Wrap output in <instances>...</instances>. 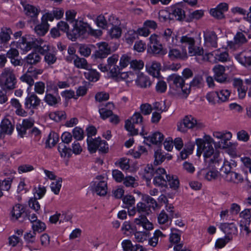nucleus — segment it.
Returning a JSON list of instances; mask_svg holds the SVG:
<instances>
[{
  "label": "nucleus",
  "mask_w": 251,
  "mask_h": 251,
  "mask_svg": "<svg viewBox=\"0 0 251 251\" xmlns=\"http://www.w3.org/2000/svg\"><path fill=\"white\" fill-rule=\"evenodd\" d=\"M214 139L209 135L204 134L202 138H197V155H203L204 162L209 167L218 169L223 163V159L218 151L212 146Z\"/></svg>",
  "instance_id": "nucleus-1"
},
{
  "label": "nucleus",
  "mask_w": 251,
  "mask_h": 251,
  "mask_svg": "<svg viewBox=\"0 0 251 251\" xmlns=\"http://www.w3.org/2000/svg\"><path fill=\"white\" fill-rule=\"evenodd\" d=\"M19 46L24 51H28L32 48L35 49L43 55H46L51 50L50 47L42 39L34 38L30 35L22 37L19 40Z\"/></svg>",
  "instance_id": "nucleus-2"
},
{
  "label": "nucleus",
  "mask_w": 251,
  "mask_h": 251,
  "mask_svg": "<svg viewBox=\"0 0 251 251\" xmlns=\"http://www.w3.org/2000/svg\"><path fill=\"white\" fill-rule=\"evenodd\" d=\"M73 27V29L69 32V26L66 22L60 21L57 24L58 29L64 32H66L68 38L72 41H75L77 38L84 35L86 32L91 31L89 25L82 21H75Z\"/></svg>",
  "instance_id": "nucleus-3"
},
{
  "label": "nucleus",
  "mask_w": 251,
  "mask_h": 251,
  "mask_svg": "<svg viewBox=\"0 0 251 251\" xmlns=\"http://www.w3.org/2000/svg\"><path fill=\"white\" fill-rule=\"evenodd\" d=\"M176 126L178 131L185 134L189 130H201L205 127V126L203 122L197 120L192 115H187L177 122Z\"/></svg>",
  "instance_id": "nucleus-4"
},
{
  "label": "nucleus",
  "mask_w": 251,
  "mask_h": 251,
  "mask_svg": "<svg viewBox=\"0 0 251 251\" xmlns=\"http://www.w3.org/2000/svg\"><path fill=\"white\" fill-rule=\"evenodd\" d=\"M43 100L48 105L54 107H57L60 103L61 98L55 82L49 81L47 83L46 93Z\"/></svg>",
  "instance_id": "nucleus-5"
},
{
  "label": "nucleus",
  "mask_w": 251,
  "mask_h": 251,
  "mask_svg": "<svg viewBox=\"0 0 251 251\" xmlns=\"http://www.w3.org/2000/svg\"><path fill=\"white\" fill-rule=\"evenodd\" d=\"M220 169V176L226 182L238 184L244 181L241 175L235 172L231 171V166L228 162H224Z\"/></svg>",
  "instance_id": "nucleus-6"
},
{
  "label": "nucleus",
  "mask_w": 251,
  "mask_h": 251,
  "mask_svg": "<svg viewBox=\"0 0 251 251\" xmlns=\"http://www.w3.org/2000/svg\"><path fill=\"white\" fill-rule=\"evenodd\" d=\"M172 178V176L166 174L164 168H158L155 170V176L153 183L157 186L167 187L169 185L172 188L173 187V182L171 181Z\"/></svg>",
  "instance_id": "nucleus-7"
},
{
  "label": "nucleus",
  "mask_w": 251,
  "mask_h": 251,
  "mask_svg": "<svg viewBox=\"0 0 251 251\" xmlns=\"http://www.w3.org/2000/svg\"><path fill=\"white\" fill-rule=\"evenodd\" d=\"M143 117L139 112H135L130 119L126 122L125 128L131 135L138 134V129L134 127V124H141L143 122Z\"/></svg>",
  "instance_id": "nucleus-8"
},
{
  "label": "nucleus",
  "mask_w": 251,
  "mask_h": 251,
  "mask_svg": "<svg viewBox=\"0 0 251 251\" xmlns=\"http://www.w3.org/2000/svg\"><path fill=\"white\" fill-rule=\"evenodd\" d=\"M41 100L35 93H31L28 95L25 99V107L26 109L30 110L32 114L34 110L37 109L40 106Z\"/></svg>",
  "instance_id": "nucleus-9"
},
{
  "label": "nucleus",
  "mask_w": 251,
  "mask_h": 251,
  "mask_svg": "<svg viewBox=\"0 0 251 251\" xmlns=\"http://www.w3.org/2000/svg\"><path fill=\"white\" fill-rule=\"evenodd\" d=\"M188 52L192 56H196V59L199 63L209 60V52L203 54V50L200 47H195V45L188 48Z\"/></svg>",
  "instance_id": "nucleus-10"
},
{
  "label": "nucleus",
  "mask_w": 251,
  "mask_h": 251,
  "mask_svg": "<svg viewBox=\"0 0 251 251\" xmlns=\"http://www.w3.org/2000/svg\"><path fill=\"white\" fill-rule=\"evenodd\" d=\"M204 45L208 50L217 47V36L213 31H206L204 32Z\"/></svg>",
  "instance_id": "nucleus-11"
},
{
  "label": "nucleus",
  "mask_w": 251,
  "mask_h": 251,
  "mask_svg": "<svg viewBox=\"0 0 251 251\" xmlns=\"http://www.w3.org/2000/svg\"><path fill=\"white\" fill-rule=\"evenodd\" d=\"M133 223L136 228L146 230V231L152 230L153 228V224L149 221L145 215H140L134 220Z\"/></svg>",
  "instance_id": "nucleus-12"
},
{
  "label": "nucleus",
  "mask_w": 251,
  "mask_h": 251,
  "mask_svg": "<svg viewBox=\"0 0 251 251\" xmlns=\"http://www.w3.org/2000/svg\"><path fill=\"white\" fill-rule=\"evenodd\" d=\"M119 60V56L114 54L107 59V66L109 70L111 77H116L119 73L120 67L117 65Z\"/></svg>",
  "instance_id": "nucleus-13"
},
{
  "label": "nucleus",
  "mask_w": 251,
  "mask_h": 251,
  "mask_svg": "<svg viewBox=\"0 0 251 251\" xmlns=\"http://www.w3.org/2000/svg\"><path fill=\"white\" fill-rule=\"evenodd\" d=\"M103 177L101 176H98L96 178L97 180L95 181L93 189L96 194L100 196H105L107 191V183L104 180H101Z\"/></svg>",
  "instance_id": "nucleus-14"
},
{
  "label": "nucleus",
  "mask_w": 251,
  "mask_h": 251,
  "mask_svg": "<svg viewBox=\"0 0 251 251\" xmlns=\"http://www.w3.org/2000/svg\"><path fill=\"white\" fill-rule=\"evenodd\" d=\"M225 67L221 65H217L213 68L215 79L220 82H225L227 78V75L225 73Z\"/></svg>",
  "instance_id": "nucleus-15"
},
{
  "label": "nucleus",
  "mask_w": 251,
  "mask_h": 251,
  "mask_svg": "<svg viewBox=\"0 0 251 251\" xmlns=\"http://www.w3.org/2000/svg\"><path fill=\"white\" fill-rule=\"evenodd\" d=\"M99 50L95 52L94 56L96 58L102 59L107 57L110 53L111 50L107 43L102 42L97 44Z\"/></svg>",
  "instance_id": "nucleus-16"
},
{
  "label": "nucleus",
  "mask_w": 251,
  "mask_h": 251,
  "mask_svg": "<svg viewBox=\"0 0 251 251\" xmlns=\"http://www.w3.org/2000/svg\"><path fill=\"white\" fill-rule=\"evenodd\" d=\"M232 134L229 131L225 132V135L222 138L219 139V141L214 142L213 144H214L216 149H225L229 148L231 145V143L229 141L232 138Z\"/></svg>",
  "instance_id": "nucleus-17"
},
{
  "label": "nucleus",
  "mask_w": 251,
  "mask_h": 251,
  "mask_svg": "<svg viewBox=\"0 0 251 251\" xmlns=\"http://www.w3.org/2000/svg\"><path fill=\"white\" fill-rule=\"evenodd\" d=\"M174 94L179 99H186L191 92L190 86L189 84H186L176 88H174Z\"/></svg>",
  "instance_id": "nucleus-18"
},
{
  "label": "nucleus",
  "mask_w": 251,
  "mask_h": 251,
  "mask_svg": "<svg viewBox=\"0 0 251 251\" xmlns=\"http://www.w3.org/2000/svg\"><path fill=\"white\" fill-rule=\"evenodd\" d=\"M247 42V39L244 33L242 32H238L234 37V42L228 43V47L231 49L235 50L236 48L240 46Z\"/></svg>",
  "instance_id": "nucleus-19"
},
{
  "label": "nucleus",
  "mask_w": 251,
  "mask_h": 251,
  "mask_svg": "<svg viewBox=\"0 0 251 251\" xmlns=\"http://www.w3.org/2000/svg\"><path fill=\"white\" fill-rule=\"evenodd\" d=\"M14 128V126L10 120L7 119L3 120L0 126V137L5 134H11Z\"/></svg>",
  "instance_id": "nucleus-20"
},
{
  "label": "nucleus",
  "mask_w": 251,
  "mask_h": 251,
  "mask_svg": "<svg viewBox=\"0 0 251 251\" xmlns=\"http://www.w3.org/2000/svg\"><path fill=\"white\" fill-rule=\"evenodd\" d=\"M146 68L149 74L154 77L159 76L161 69V65L159 63L156 61L149 62L146 64Z\"/></svg>",
  "instance_id": "nucleus-21"
},
{
  "label": "nucleus",
  "mask_w": 251,
  "mask_h": 251,
  "mask_svg": "<svg viewBox=\"0 0 251 251\" xmlns=\"http://www.w3.org/2000/svg\"><path fill=\"white\" fill-rule=\"evenodd\" d=\"M163 138L164 136L161 132L156 131L148 137H144L145 140L144 142L146 143L147 144H149V143H147L148 142L153 144L159 145L162 142Z\"/></svg>",
  "instance_id": "nucleus-22"
},
{
  "label": "nucleus",
  "mask_w": 251,
  "mask_h": 251,
  "mask_svg": "<svg viewBox=\"0 0 251 251\" xmlns=\"http://www.w3.org/2000/svg\"><path fill=\"white\" fill-rule=\"evenodd\" d=\"M21 4L24 7V12L26 16L31 18H36L37 17L40 10L35 6L24 1H22Z\"/></svg>",
  "instance_id": "nucleus-23"
},
{
  "label": "nucleus",
  "mask_w": 251,
  "mask_h": 251,
  "mask_svg": "<svg viewBox=\"0 0 251 251\" xmlns=\"http://www.w3.org/2000/svg\"><path fill=\"white\" fill-rule=\"evenodd\" d=\"M236 58L242 65L251 66V50L241 52L236 56Z\"/></svg>",
  "instance_id": "nucleus-24"
},
{
  "label": "nucleus",
  "mask_w": 251,
  "mask_h": 251,
  "mask_svg": "<svg viewBox=\"0 0 251 251\" xmlns=\"http://www.w3.org/2000/svg\"><path fill=\"white\" fill-rule=\"evenodd\" d=\"M214 56L215 59L220 62H226L228 60V54L226 51H221L220 49L209 52V57Z\"/></svg>",
  "instance_id": "nucleus-25"
},
{
  "label": "nucleus",
  "mask_w": 251,
  "mask_h": 251,
  "mask_svg": "<svg viewBox=\"0 0 251 251\" xmlns=\"http://www.w3.org/2000/svg\"><path fill=\"white\" fill-rule=\"evenodd\" d=\"M114 107L112 103H107L103 107L99 108V113L102 119H106L113 115V112L110 109Z\"/></svg>",
  "instance_id": "nucleus-26"
},
{
  "label": "nucleus",
  "mask_w": 251,
  "mask_h": 251,
  "mask_svg": "<svg viewBox=\"0 0 251 251\" xmlns=\"http://www.w3.org/2000/svg\"><path fill=\"white\" fill-rule=\"evenodd\" d=\"M24 207L20 204H17L13 207L11 211V219L12 220H17L25 212Z\"/></svg>",
  "instance_id": "nucleus-27"
},
{
  "label": "nucleus",
  "mask_w": 251,
  "mask_h": 251,
  "mask_svg": "<svg viewBox=\"0 0 251 251\" xmlns=\"http://www.w3.org/2000/svg\"><path fill=\"white\" fill-rule=\"evenodd\" d=\"M216 92L219 103L227 101L231 94V91L227 89H222Z\"/></svg>",
  "instance_id": "nucleus-28"
},
{
  "label": "nucleus",
  "mask_w": 251,
  "mask_h": 251,
  "mask_svg": "<svg viewBox=\"0 0 251 251\" xmlns=\"http://www.w3.org/2000/svg\"><path fill=\"white\" fill-rule=\"evenodd\" d=\"M182 3L181 2L180 4H176L174 7V17L178 21H183L186 17L184 10L180 7Z\"/></svg>",
  "instance_id": "nucleus-29"
},
{
  "label": "nucleus",
  "mask_w": 251,
  "mask_h": 251,
  "mask_svg": "<svg viewBox=\"0 0 251 251\" xmlns=\"http://www.w3.org/2000/svg\"><path fill=\"white\" fill-rule=\"evenodd\" d=\"M194 148L195 145L193 143L191 142L188 143L187 147L179 153L178 159L180 158L181 160L186 159L189 155L193 153Z\"/></svg>",
  "instance_id": "nucleus-30"
},
{
  "label": "nucleus",
  "mask_w": 251,
  "mask_h": 251,
  "mask_svg": "<svg viewBox=\"0 0 251 251\" xmlns=\"http://www.w3.org/2000/svg\"><path fill=\"white\" fill-rule=\"evenodd\" d=\"M17 84L16 77L4 79V82L1 85L2 90L4 91L12 90L16 88Z\"/></svg>",
  "instance_id": "nucleus-31"
},
{
  "label": "nucleus",
  "mask_w": 251,
  "mask_h": 251,
  "mask_svg": "<svg viewBox=\"0 0 251 251\" xmlns=\"http://www.w3.org/2000/svg\"><path fill=\"white\" fill-rule=\"evenodd\" d=\"M85 78L91 81H97L100 77L99 73L95 69H92L90 67L84 73Z\"/></svg>",
  "instance_id": "nucleus-32"
},
{
  "label": "nucleus",
  "mask_w": 251,
  "mask_h": 251,
  "mask_svg": "<svg viewBox=\"0 0 251 251\" xmlns=\"http://www.w3.org/2000/svg\"><path fill=\"white\" fill-rule=\"evenodd\" d=\"M220 229L227 235L235 234L237 232V227L233 224L224 223L220 226Z\"/></svg>",
  "instance_id": "nucleus-33"
},
{
  "label": "nucleus",
  "mask_w": 251,
  "mask_h": 251,
  "mask_svg": "<svg viewBox=\"0 0 251 251\" xmlns=\"http://www.w3.org/2000/svg\"><path fill=\"white\" fill-rule=\"evenodd\" d=\"M12 33L10 28L6 27L1 28L0 31V40L2 43H7L11 39V34Z\"/></svg>",
  "instance_id": "nucleus-34"
},
{
  "label": "nucleus",
  "mask_w": 251,
  "mask_h": 251,
  "mask_svg": "<svg viewBox=\"0 0 251 251\" xmlns=\"http://www.w3.org/2000/svg\"><path fill=\"white\" fill-rule=\"evenodd\" d=\"M19 41L18 42H15L14 41L11 42L10 45L11 48L8 50L6 53L5 57H6V58L7 57L10 59H12L19 56V51L13 48L16 45L17 47L20 48L19 46Z\"/></svg>",
  "instance_id": "nucleus-35"
},
{
  "label": "nucleus",
  "mask_w": 251,
  "mask_h": 251,
  "mask_svg": "<svg viewBox=\"0 0 251 251\" xmlns=\"http://www.w3.org/2000/svg\"><path fill=\"white\" fill-rule=\"evenodd\" d=\"M100 138L93 139L92 138H87V142L88 144V149L91 153L95 152L99 148V144Z\"/></svg>",
  "instance_id": "nucleus-36"
},
{
  "label": "nucleus",
  "mask_w": 251,
  "mask_h": 251,
  "mask_svg": "<svg viewBox=\"0 0 251 251\" xmlns=\"http://www.w3.org/2000/svg\"><path fill=\"white\" fill-rule=\"evenodd\" d=\"M137 84L142 88H147L151 85V82L148 76L140 74L136 79Z\"/></svg>",
  "instance_id": "nucleus-37"
},
{
  "label": "nucleus",
  "mask_w": 251,
  "mask_h": 251,
  "mask_svg": "<svg viewBox=\"0 0 251 251\" xmlns=\"http://www.w3.org/2000/svg\"><path fill=\"white\" fill-rule=\"evenodd\" d=\"M49 27V25L48 23L42 21L40 24L35 27L34 30L38 35L43 36L47 32Z\"/></svg>",
  "instance_id": "nucleus-38"
},
{
  "label": "nucleus",
  "mask_w": 251,
  "mask_h": 251,
  "mask_svg": "<svg viewBox=\"0 0 251 251\" xmlns=\"http://www.w3.org/2000/svg\"><path fill=\"white\" fill-rule=\"evenodd\" d=\"M14 177L5 178L1 182L0 181V198L3 195L2 191H8L11 187V183Z\"/></svg>",
  "instance_id": "nucleus-39"
},
{
  "label": "nucleus",
  "mask_w": 251,
  "mask_h": 251,
  "mask_svg": "<svg viewBox=\"0 0 251 251\" xmlns=\"http://www.w3.org/2000/svg\"><path fill=\"white\" fill-rule=\"evenodd\" d=\"M137 212L140 215H148L151 213V209L148 205L143 202H140L136 205Z\"/></svg>",
  "instance_id": "nucleus-40"
},
{
  "label": "nucleus",
  "mask_w": 251,
  "mask_h": 251,
  "mask_svg": "<svg viewBox=\"0 0 251 251\" xmlns=\"http://www.w3.org/2000/svg\"><path fill=\"white\" fill-rule=\"evenodd\" d=\"M41 56L37 52H32L29 54L25 58L26 62L30 65H35L41 60Z\"/></svg>",
  "instance_id": "nucleus-41"
},
{
  "label": "nucleus",
  "mask_w": 251,
  "mask_h": 251,
  "mask_svg": "<svg viewBox=\"0 0 251 251\" xmlns=\"http://www.w3.org/2000/svg\"><path fill=\"white\" fill-rule=\"evenodd\" d=\"M74 65L77 68L86 70L90 67L85 58H80L78 56L75 58Z\"/></svg>",
  "instance_id": "nucleus-42"
},
{
  "label": "nucleus",
  "mask_w": 251,
  "mask_h": 251,
  "mask_svg": "<svg viewBox=\"0 0 251 251\" xmlns=\"http://www.w3.org/2000/svg\"><path fill=\"white\" fill-rule=\"evenodd\" d=\"M50 119L56 122L65 119L66 118V113L64 111H57L51 112L49 114Z\"/></svg>",
  "instance_id": "nucleus-43"
},
{
  "label": "nucleus",
  "mask_w": 251,
  "mask_h": 251,
  "mask_svg": "<svg viewBox=\"0 0 251 251\" xmlns=\"http://www.w3.org/2000/svg\"><path fill=\"white\" fill-rule=\"evenodd\" d=\"M151 165H148L145 168L144 177L147 181H150L153 176H155V170Z\"/></svg>",
  "instance_id": "nucleus-44"
},
{
  "label": "nucleus",
  "mask_w": 251,
  "mask_h": 251,
  "mask_svg": "<svg viewBox=\"0 0 251 251\" xmlns=\"http://www.w3.org/2000/svg\"><path fill=\"white\" fill-rule=\"evenodd\" d=\"M34 85V93L36 94L43 95L46 93V86L45 83L41 81L35 82Z\"/></svg>",
  "instance_id": "nucleus-45"
},
{
  "label": "nucleus",
  "mask_w": 251,
  "mask_h": 251,
  "mask_svg": "<svg viewBox=\"0 0 251 251\" xmlns=\"http://www.w3.org/2000/svg\"><path fill=\"white\" fill-rule=\"evenodd\" d=\"M122 181L125 186L127 187H135L138 185L136 179L130 176L125 177Z\"/></svg>",
  "instance_id": "nucleus-46"
},
{
  "label": "nucleus",
  "mask_w": 251,
  "mask_h": 251,
  "mask_svg": "<svg viewBox=\"0 0 251 251\" xmlns=\"http://www.w3.org/2000/svg\"><path fill=\"white\" fill-rule=\"evenodd\" d=\"M0 76L3 79L16 77L14 70L10 67L3 69L0 74Z\"/></svg>",
  "instance_id": "nucleus-47"
},
{
  "label": "nucleus",
  "mask_w": 251,
  "mask_h": 251,
  "mask_svg": "<svg viewBox=\"0 0 251 251\" xmlns=\"http://www.w3.org/2000/svg\"><path fill=\"white\" fill-rule=\"evenodd\" d=\"M20 79L21 81L26 83L28 85L27 91L30 89L35 83L34 80L27 72L22 75L20 77Z\"/></svg>",
  "instance_id": "nucleus-48"
},
{
  "label": "nucleus",
  "mask_w": 251,
  "mask_h": 251,
  "mask_svg": "<svg viewBox=\"0 0 251 251\" xmlns=\"http://www.w3.org/2000/svg\"><path fill=\"white\" fill-rule=\"evenodd\" d=\"M143 200L146 202L148 204V206L153 209H155L158 207V204L156 201L152 197L148 195H144L142 197Z\"/></svg>",
  "instance_id": "nucleus-49"
},
{
  "label": "nucleus",
  "mask_w": 251,
  "mask_h": 251,
  "mask_svg": "<svg viewBox=\"0 0 251 251\" xmlns=\"http://www.w3.org/2000/svg\"><path fill=\"white\" fill-rule=\"evenodd\" d=\"M109 35L111 38L118 39L122 34V29L120 25L112 26L108 31Z\"/></svg>",
  "instance_id": "nucleus-50"
},
{
  "label": "nucleus",
  "mask_w": 251,
  "mask_h": 251,
  "mask_svg": "<svg viewBox=\"0 0 251 251\" xmlns=\"http://www.w3.org/2000/svg\"><path fill=\"white\" fill-rule=\"evenodd\" d=\"M44 60L49 65L54 64L57 60L56 52L54 51L50 50L45 55Z\"/></svg>",
  "instance_id": "nucleus-51"
},
{
  "label": "nucleus",
  "mask_w": 251,
  "mask_h": 251,
  "mask_svg": "<svg viewBox=\"0 0 251 251\" xmlns=\"http://www.w3.org/2000/svg\"><path fill=\"white\" fill-rule=\"evenodd\" d=\"M132 60L130 55L126 54L122 55L120 59V68H125L129 64L131 65Z\"/></svg>",
  "instance_id": "nucleus-52"
},
{
  "label": "nucleus",
  "mask_w": 251,
  "mask_h": 251,
  "mask_svg": "<svg viewBox=\"0 0 251 251\" xmlns=\"http://www.w3.org/2000/svg\"><path fill=\"white\" fill-rule=\"evenodd\" d=\"M58 135L55 132H50L49 134L46 144L48 145L50 148L54 146L58 141Z\"/></svg>",
  "instance_id": "nucleus-53"
},
{
  "label": "nucleus",
  "mask_w": 251,
  "mask_h": 251,
  "mask_svg": "<svg viewBox=\"0 0 251 251\" xmlns=\"http://www.w3.org/2000/svg\"><path fill=\"white\" fill-rule=\"evenodd\" d=\"M123 201L124 204V207L126 208L132 207L135 204V198L131 195H126L123 198Z\"/></svg>",
  "instance_id": "nucleus-54"
},
{
  "label": "nucleus",
  "mask_w": 251,
  "mask_h": 251,
  "mask_svg": "<svg viewBox=\"0 0 251 251\" xmlns=\"http://www.w3.org/2000/svg\"><path fill=\"white\" fill-rule=\"evenodd\" d=\"M231 239L232 236L230 235H226L223 238H219L217 240L215 243V247L222 249Z\"/></svg>",
  "instance_id": "nucleus-55"
},
{
  "label": "nucleus",
  "mask_w": 251,
  "mask_h": 251,
  "mask_svg": "<svg viewBox=\"0 0 251 251\" xmlns=\"http://www.w3.org/2000/svg\"><path fill=\"white\" fill-rule=\"evenodd\" d=\"M58 150L62 157H70L72 155V150L69 148H67L64 144H60Z\"/></svg>",
  "instance_id": "nucleus-56"
},
{
  "label": "nucleus",
  "mask_w": 251,
  "mask_h": 251,
  "mask_svg": "<svg viewBox=\"0 0 251 251\" xmlns=\"http://www.w3.org/2000/svg\"><path fill=\"white\" fill-rule=\"evenodd\" d=\"M251 223V220H247L244 224L243 222H241L240 224V230L243 234H245L246 236H250L251 235V230L249 227Z\"/></svg>",
  "instance_id": "nucleus-57"
},
{
  "label": "nucleus",
  "mask_w": 251,
  "mask_h": 251,
  "mask_svg": "<svg viewBox=\"0 0 251 251\" xmlns=\"http://www.w3.org/2000/svg\"><path fill=\"white\" fill-rule=\"evenodd\" d=\"M158 18L160 22H165L171 20V14L167 10H162L159 12Z\"/></svg>",
  "instance_id": "nucleus-58"
},
{
  "label": "nucleus",
  "mask_w": 251,
  "mask_h": 251,
  "mask_svg": "<svg viewBox=\"0 0 251 251\" xmlns=\"http://www.w3.org/2000/svg\"><path fill=\"white\" fill-rule=\"evenodd\" d=\"M149 47L151 50V51L153 54H164L166 53V52L163 50L161 44L159 43L156 44L150 45Z\"/></svg>",
  "instance_id": "nucleus-59"
},
{
  "label": "nucleus",
  "mask_w": 251,
  "mask_h": 251,
  "mask_svg": "<svg viewBox=\"0 0 251 251\" xmlns=\"http://www.w3.org/2000/svg\"><path fill=\"white\" fill-rule=\"evenodd\" d=\"M32 228L33 231L35 233L36 232L40 233L46 229V225L44 223L38 220L32 224Z\"/></svg>",
  "instance_id": "nucleus-60"
},
{
  "label": "nucleus",
  "mask_w": 251,
  "mask_h": 251,
  "mask_svg": "<svg viewBox=\"0 0 251 251\" xmlns=\"http://www.w3.org/2000/svg\"><path fill=\"white\" fill-rule=\"evenodd\" d=\"M134 235L136 241L143 242L147 240V237L149 236V232L148 231H137Z\"/></svg>",
  "instance_id": "nucleus-61"
},
{
  "label": "nucleus",
  "mask_w": 251,
  "mask_h": 251,
  "mask_svg": "<svg viewBox=\"0 0 251 251\" xmlns=\"http://www.w3.org/2000/svg\"><path fill=\"white\" fill-rule=\"evenodd\" d=\"M154 157V164L155 165H158L160 164L164 161L165 159V156L162 154L160 150H157L155 151Z\"/></svg>",
  "instance_id": "nucleus-62"
},
{
  "label": "nucleus",
  "mask_w": 251,
  "mask_h": 251,
  "mask_svg": "<svg viewBox=\"0 0 251 251\" xmlns=\"http://www.w3.org/2000/svg\"><path fill=\"white\" fill-rule=\"evenodd\" d=\"M96 22L97 25L100 28L104 29L108 27L107 20L102 15L98 16Z\"/></svg>",
  "instance_id": "nucleus-63"
},
{
  "label": "nucleus",
  "mask_w": 251,
  "mask_h": 251,
  "mask_svg": "<svg viewBox=\"0 0 251 251\" xmlns=\"http://www.w3.org/2000/svg\"><path fill=\"white\" fill-rule=\"evenodd\" d=\"M62 178H59L57 180L52 182L50 184L51 191L56 195L59 194L61 187Z\"/></svg>",
  "instance_id": "nucleus-64"
}]
</instances>
